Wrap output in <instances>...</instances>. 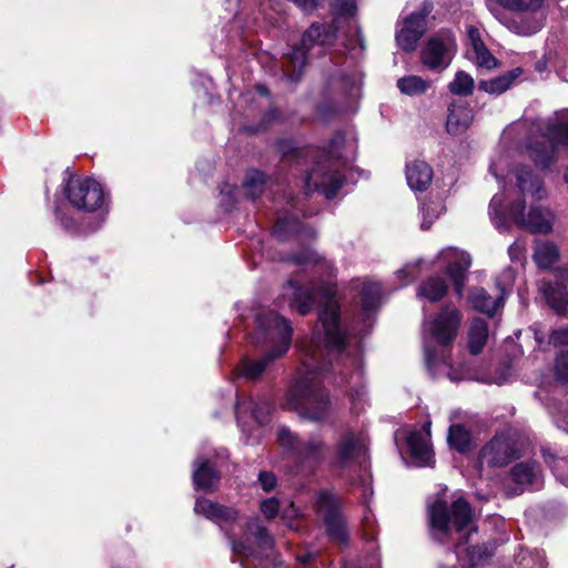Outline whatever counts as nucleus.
I'll list each match as a JSON object with an SVG mask.
<instances>
[{
    "label": "nucleus",
    "instance_id": "5701e85b",
    "mask_svg": "<svg viewBox=\"0 0 568 568\" xmlns=\"http://www.w3.org/2000/svg\"><path fill=\"white\" fill-rule=\"evenodd\" d=\"M406 180L414 191H425L433 180V169L423 160H414L406 166Z\"/></svg>",
    "mask_w": 568,
    "mask_h": 568
},
{
    "label": "nucleus",
    "instance_id": "4468645a",
    "mask_svg": "<svg viewBox=\"0 0 568 568\" xmlns=\"http://www.w3.org/2000/svg\"><path fill=\"white\" fill-rule=\"evenodd\" d=\"M457 44L450 30H440L432 36L420 52L422 62L433 70L446 69L455 53Z\"/></svg>",
    "mask_w": 568,
    "mask_h": 568
},
{
    "label": "nucleus",
    "instance_id": "e2e57ef3",
    "mask_svg": "<svg viewBox=\"0 0 568 568\" xmlns=\"http://www.w3.org/2000/svg\"><path fill=\"white\" fill-rule=\"evenodd\" d=\"M510 250H514V248H519V245L517 242L513 243L510 246H509Z\"/></svg>",
    "mask_w": 568,
    "mask_h": 568
},
{
    "label": "nucleus",
    "instance_id": "9b49d317",
    "mask_svg": "<svg viewBox=\"0 0 568 568\" xmlns=\"http://www.w3.org/2000/svg\"><path fill=\"white\" fill-rule=\"evenodd\" d=\"M462 316L459 312L446 306L433 320L424 322L425 361L429 368L436 365V356L430 349L428 339L447 345L456 337Z\"/></svg>",
    "mask_w": 568,
    "mask_h": 568
},
{
    "label": "nucleus",
    "instance_id": "a211bd4d",
    "mask_svg": "<svg viewBox=\"0 0 568 568\" xmlns=\"http://www.w3.org/2000/svg\"><path fill=\"white\" fill-rule=\"evenodd\" d=\"M430 9L413 12L405 19L403 27L396 34L397 44L405 51H414L418 40L426 31V16Z\"/></svg>",
    "mask_w": 568,
    "mask_h": 568
},
{
    "label": "nucleus",
    "instance_id": "a19ab883",
    "mask_svg": "<svg viewBox=\"0 0 568 568\" xmlns=\"http://www.w3.org/2000/svg\"><path fill=\"white\" fill-rule=\"evenodd\" d=\"M467 36H468V42H469V48L467 51L468 57H470V55L475 54L476 52L486 48L485 43L483 42V39H481L478 28H476L474 26H469L467 28Z\"/></svg>",
    "mask_w": 568,
    "mask_h": 568
},
{
    "label": "nucleus",
    "instance_id": "f03ea898",
    "mask_svg": "<svg viewBox=\"0 0 568 568\" xmlns=\"http://www.w3.org/2000/svg\"><path fill=\"white\" fill-rule=\"evenodd\" d=\"M503 185V192L493 196L489 216L496 229L506 231L510 222L532 233L548 234L552 231L554 212L536 202L548 196L542 180L528 166L516 168Z\"/></svg>",
    "mask_w": 568,
    "mask_h": 568
},
{
    "label": "nucleus",
    "instance_id": "0e129e2a",
    "mask_svg": "<svg viewBox=\"0 0 568 568\" xmlns=\"http://www.w3.org/2000/svg\"><path fill=\"white\" fill-rule=\"evenodd\" d=\"M463 542V540H459L457 547H460Z\"/></svg>",
    "mask_w": 568,
    "mask_h": 568
},
{
    "label": "nucleus",
    "instance_id": "1a4fd4ad",
    "mask_svg": "<svg viewBox=\"0 0 568 568\" xmlns=\"http://www.w3.org/2000/svg\"><path fill=\"white\" fill-rule=\"evenodd\" d=\"M273 540L257 519L247 523L245 532L232 541V550L243 568H264L272 555Z\"/></svg>",
    "mask_w": 568,
    "mask_h": 568
},
{
    "label": "nucleus",
    "instance_id": "473e14b6",
    "mask_svg": "<svg viewBox=\"0 0 568 568\" xmlns=\"http://www.w3.org/2000/svg\"><path fill=\"white\" fill-rule=\"evenodd\" d=\"M447 293V285L444 280L439 277H430L425 281L418 288L417 294L432 302L439 301Z\"/></svg>",
    "mask_w": 568,
    "mask_h": 568
},
{
    "label": "nucleus",
    "instance_id": "79ce46f5",
    "mask_svg": "<svg viewBox=\"0 0 568 568\" xmlns=\"http://www.w3.org/2000/svg\"><path fill=\"white\" fill-rule=\"evenodd\" d=\"M469 59L480 68L493 69L497 67V60L490 53L487 47L476 52L475 54L470 55Z\"/></svg>",
    "mask_w": 568,
    "mask_h": 568
},
{
    "label": "nucleus",
    "instance_id": "412c9836",
    "mask_svg": "<svg viewBox=\"0 0 568 568\" xmlns=\"http://www.w3.org/2000/svg\"><path fill=\"white\" fill-rule=\"evenodd\" d=\"M351 288L357 291L364 314L368 317L381 304V285L368 280H354Z\"/></svg>",
    "mask_w": 568,
    "mask_h": 568
},
{
    "label": "nucleus",
    "instance_id": "c9c22d12",
    "mask_svg": "<svg viewBox=\"0 0 568 568\" xmlns=\"http://www.w3.org/2000/svg\"><path fill=\"white\" fill-rule=\"evenodd\" d=\"M445 212V205L440 200H428L422 206V223L423 230H428L436 219Z\"/></svg>",
    "mask_w": 568,
    "mask_h": 568
},
{
    "label": "nucleus",
    "instance_id": "20e7f679",
    "mask_svg": "<svg viewBox=\"0 0 568 568\" xmlns=\"http://www.w3.org/2000/svg\"><path fill=\"white\" fill-rule=\"evenodd\" d=\"M345 138L337 133L331 141L329 150H323L315 156V165L304 178L307 193L318 192L332 199L345 182L342 169L345 166L343 149Z\"/></svg>",
    "mask_w": 568,
    "mask_h": 568
},
{
    "label": "nucleus",
    "instance_id": "0eeeda50",
    "mask_svg": "<svg viewBox=\"0 0 568 568\" xmlns=\"http://www.w3.org/2000/svg\"><path fill=\"white\" fill-rule=\"evenodd\" d=\"M280 446L287 450L301 473H313L326 458L328 448L320 435L300 438L290 428L281 426L277 430Z\"/></svg>",
    "mask_w": 568,
    "mask_h": 568
},
{
    "label": "nucleus",
    "instance_id": "b1692460",
    "mask_svg": "<svg viewBox=\"0 0 568 568\" xmlns=\"http://www.w3.org/2000/svg\"><path fill=\"white\" fill-rule=\"evenodd\" d=\"M513 480L520 486L539 489L542 486V476L539 466L534 462L516 464L510 471Z\"/></svg>",
    "mask_w": 568,
    "mask_h": 568
},
{
    "label": "nucleus",
    "instance_id": "680f3d73",
    "mask_svg": "<svg viewBox=\"0 0 568 568\" xmlns=\"http://www.w3.org/2000/svg\"><path fill=\"white\" fill-rule=\"evenodd\" d=\"M564 180H565V182L568 184V168H567V169H566V171H565Z\"/></svg>",
    "mask_w": 568,
    "mask_h": 568
},
{
    "label": "nucleus",
    "instance_id": "13d9d810",
    "mask_svg": "<svg viewBox=\"0 0 568 568\" xmlns=\"http://www.w3.org/2000/svg\"><path fill=\"white\" fill-rule=\"evenodd\" d=\"M311 556H306V557H300L298 559L303 562V564H306L308 560H310Z\"/></svg>",
    "mask_w": 568,
    "mask_h": 568
},
{
    "label": "nucleus",
    "instance_id": "f3484780",
    "mask_svg": "<svg viewBox=\"0 0 568 568\" xmlns=\"http://www.w3.org/2000/svg\"><path fill=\"white\" fill-rule=\"evenodd\" d=\"M515 457L516 452L510 439L505 435H497L481 449L478 463L480 468L504 466Z\"/></svg>",
    "mask_w": 568,
    "mask_h": 568
},
{
    "label": "nucleus",
    "instance_id": "72a5a7b5",
    "mask_svg": "<svg viewBox=\"0 0 568 568\" xmlns=\"http://www.w3.org/2000/svg\"><path fill=\"white\" fill-rule=\"evenodd\" d=\"M475 81L470 74L465 71H458L453 81L449 82L448 89L453 94L459 97H468L473 93Z\"/></svg>",
    "mask_w": 568,
    "mask_h": 568
},
{
    "label": "nucleus",
    "instance_id": "bb28decb",
    "mask_svg": "<svg viewBox=\"0 0 568 568\" xmlns=\"http://www.w3.org/2000/svg\"><path fill=\"white\" fill-rule=\"evenodd\" d=\"M523 73L520 68L513 69L507 73L499 75L495 79L483 80L479 82V90H483L489 94H501L507 91Z\"/></svg>",
    "mask_w": 568,
    "mask_h": 568
},
{
    "label": "nucleus",
    "instance_id": "8fccbe9b",
    "mask_svg": "<svg viewBox=\"0 0 568 568\" xmlns=\"http://www.w3.org/2000/svg\"><path fill=\"white\" fill-rule=\"evenodd\" d=\"M300 516V510L292 503L282 511V518L287 521V526L291 529H296L297 525L293 523L294 519H297Z\"/></svg>",
    "mask_w": 568,
    "mask_h": 568
},
{
    "label": "nucleus",
    "instance_id": "7ed1b4c3",
    "mask_svg": "<svg viewBox=\"0 0 568 568\" xmlns=\"http://www.w3.org/2000/svg\"><path fill=\"white\" fill-rule=\"evenodd\" d=\"M257 341L271 345L272 349L262 358H244L239 368L240 375L246 379H257L271 362L282 357L290 348L292 327L287 321L274 312L260 314L256 318Z\"/></svg>",
    "mask_w": 568,
    "mask_h": 568
},
{
    "label": "nucleus",
    "instance_id": "6ab92c4d",
    "mask_svg": "<svg viewBox=\"0 0 568 568\" xmlns=\"http://www.w3.org/2000/svg\"><path fill=\"white\" fill-rule=\"evenodd\" d=\"M505 277L507 280V284L501 285L500 282L497 283L500 294L496 298L489 296L483 288L473 290L469 296V301L474 308L488 315H494L497 310L501 307V302L509 291L508 286L514 280V272L511 270H507L505 272Z\"/></svg>",
    "mask_w": 568,
    "mask_h": 568
},
{
    "label": "nucleus",
    "instance_id": "f257e3e1",
    "mask_svg": "<svg viewBox=\"0 0 568 568\" xmlns=\"http://www.w3.org/2000/svg\"><path fill=\"white\" fill-rule=\"evenodd\" d=\"M288 290L293 293L292 307L302 315L310 313L316 303H324V308L320 313V323L314 329L312 339L298 345L302 353V368L297 381L306 376L311 385H316L317 372H325L328 366H332V363L325 364L322 361L329 356H337L335 369L338 371L339 382L336 383L347 387L351 397L359 395L363 386L362 357L359 353L353 355L346 351L345 335L339 325V306L334 300L337 292L336 284L332 281L304 286L288 283L284 288L285 295Z\"/></svg>",
    "mask_w": 568,
    "mask_h": 568
},
{
    "label": "nucleus",
    "instance_id": "49530a36",
    "mask_svg": "<svg viewBox=\"0 0 568 568\" xmlns=\"http://www.w3.org/2000/svg\"><path fill=\"white\" fill-rule=\"evenodd\" d=\"M467 555L471 566L478 565L486 557L490 556V554L487 552V547L485 546H474L467 550Z\"/></svg>",
    "mask_w": 568,
    "mask_h": 568
},
{
    "label": "nucleus",
    "instance_id": "f704fd0d",
    "mask_svg": "<svg viewBox=\"0 0 568 568\" xmlns=\"http://www.w3.org/2000/svg\"><path fill=\"white\" fill-rule=\"evenodd\" d=\"M470 266V256L466 253H462L460 261L450 264L447 267V274L455 284V290L458 294L462 293V284L465 278V274Z\"/></svg>",
    "mask_w": 568,
    "mask_h": 568
},
{
    "label": "nucleus",
    "instance_id": "9d476101",
    "mask_svg": "<svg viewBox=\"0 0 568 568\" xmlns=\"http://www.w3.org/2000/svg\"><path fill=\"white\" fill-rule=\"evenodd\" d=\"M539 131L540 136L530 141L528 151L535 164L546 169L554 161L555 143L568 144V111L544 124Z\"/></svg>",
    "mask_w": 568,
    "mask_h": 568
},
{
    "label": "nucleus",
    "instance_id": "3c124183",
    "mask_svg": "<svg viewBox=\"0 0 568 568\" xmlns=\"http://www.w3.org/2000/svg\"><path fill=\"white\" fill-rule=\"evenodd\" d=\"M258 483L264 491H271L276 485V477L272 473L261 471Z\"/></svg>",
    "mask_w": 568,
    "mask_h": 568
},
{
    "label": "nucleus",
    "instance_id": "de8ad7c7",
    "mask_svg": "<svg viewBox=\"0 0 568 568\" xmlns=\"http://www.w3.org/2000/svg\"><path fill=\"white\" fill-rule=\"evenodd\" d=\"M549 343L554 346H568V327L552 331L549 336Z\"/></svg>",
    "mask_w": 568,
    "mask_h": 568
},
{
    "label": "nucleus",
    "instance_id": "a18cd8bd",
    "mask_svg": "<svg viewBox=\"0 0 568 568\" xmlns=\"http://www.w3.org/2000/svg\"><path fill=\"white\" fill-rule=\"evenodd\" d=\"M521 568H546L544 554L535 551L529 555H525L520 559Z\"/></svg>",
    "mask_w": 568,
    "mask_h": 568
},
{
    "label": "nucleus",
    "instance_id": "5fc2aeb1",
    "mask_svg": "<svg viewBox=\"0 0 568 568\" xmlns=\"http://www.w3.org/2000/svg\"><path fill=\"white\" fill-rule=\"evenodd\" d=\"M57 217L60 220L61 225L65 229H72L74 226V222L72 219H69L60 211L57 212Z\"/></svg>",
    "mask_w": 568,
    "mask_h": 568
},
{
    "label": "nucleus",
    "instance_id": "cd10ccee",
    "mask_svg": "<svg viewBox=\"0 0 568 568\" xmlns=\"http://www.w3.org/2000/svg\"><path fill=\"white\" fill-rule=\"evenodd\" d=\"M298 225V220L294 214H288L287 211L281 212L276 216L272 235L278 242H283L297 232Z\"/></svg>",
    "mask_w": 568,
    "mask_h": 568
},
{
    "label": "nucleus",
    "instance_id": "bf43d9fd",
    "mask_svg": "<svg viewBox=\"0 0 568 568\" xmlns=\"http://www.w3.org/2000/svg\"><path fill=\"white\" fill-rule=\"evenodd\" d=\"M544 67H545V64H544V63L538 62L536 68H537V70H538V71H542V70H544Z\"/></svg>",
    "mask_w": 568,
    "mask_h": 568
},
{
    "label": "nucleus",
    "instance_id": "603ef678",
    "mask_svg": "<svg viewBox=\"0 0 568 568\" xmlns=\"http://www.w3.org/2000/svg\"><path fill=\"white\" fill-rule=\"evenodd\" d=\"M334 6L344 16H353L356 11L354 0H337Z\"/></svg>",
    "mask_w": 568,
    "mask_h": 568
},
{
    "label": "nucleus",
    "instance_id": "6e6552de",
    "mask_svg": "<svg viewBox=\"0 0 568 568\" xmlns=\"http://www.w3.org/2000/svg\"><path fill=\"white\" fill-rule=\"evenodd\" d=\"M282 406L315 422L325 419L329 410L327 393L317 385H311L306 376L288 388Z\"/></svg>",
    "mask_w": 568,
    "mask_h": 568
},
{
    "label": "nucleus",
    "instance_id": "4d7b16f0",
    "mask_svg": "<svg viewBox=\"0 0 568 568\" xmlns=\"http://www.w3.org/2000/svg\"><path fill=\"white\" fill-rule=\"evenodd\" d=\"M256 90L263 97H267L268 95V90L264 85H257Z\"/></svg>",
    "mask_w": 568,
    "mask_h": 568
},
{
    "label": "nucleus",
    "instance_id": "4c0bfd02",
    "mask_svg": "<svg viewBox=\"0 0 568 568\" xmlns=\"http://www.w3.org/2000/svg\"><path fill=\"white\" fill-rule=\"evenodd\" d=\"M448 444L458 452L465 453L470 444V435L460 425H453L448 433Z\"/></svg>",
    "mask_w": 568,
    "mask_h": 568
},
{
    "label": "nucleus",
    "instance_id": "f8f14e48",
    "mask_svg": "<svg viewBox=\"0 0 568 568\" xmlns=\"http://www.w3.org/2000/svg\"><path fill=\"white\" fill-rule=\"evenodd\" d=\"M69 203L77 210L93 213L105 205V194L101 184L90 178L72 176L64 187Z\"/></svg>",
    "mask_w": 568,
    "mask_h": 568
},
{
    "label": "nucleus",
    "instance_id": "39448f33",
    "mask_svg": "<svg viewBox=\"0 0 568 568\" xmlns=\"http://www.w3.org/2000/svg\"><path fill=\"white\" fill-rule=\"evenodd\" d=\"M489 12L517 34L529 36L542 27L545 0H485Z\"/></svg>",
    "mask_w": 568,
    "mask_h": 568
},
{
    "label": "nucleus",
    "instance_id": "dca6fc26",
    "mask_svg": "<svg viewBox=\"0 0 568 568\" xmlns=\"http://www.w3.org/2000/svg\"><path fill=\"white\" fill-rule=\"evenodd\" d=\"M366 438L362 432L347 430L336 444V462L341 467L358 462L365 456Z\"/></svg>",
    "mask_w": 568,
    "mask_h": 568
},
{
    "label": "nucleus",
    "instance_id": "ddd939ff",
    "mask_svg": "<svg viewBox=\"0 0 568 568\" xmlns=\"http://www.w3.org/2000/svg\"><path fill=\"white\" fill-rule=\"evenodd\" d=\"M334 36L332 27L314 23L306 30L302 37L301 45L294 48L290 58L288 65L286 67V74L293 81L300 79L303 70L307 63L306 52L315 44L325 45Z\"/></svg>",
    "mask_w": 568,
    "mask_h": 568
},
{
    "label": "nucleus",
    "instance_id": "2f4dec72",
    "mask_svg": "<svg viewBox=\"0 0 568 568\" xmlns=\"http://www.w3.org/2000/svg\"><path fill=\"white\" fill-rule=\"evenodd\" d=\"M544 294L547 298L549 305L556 311L559 315L568 314V292L566 288L560 285H551L548 284L544 288Z\"/></svg>",
    "mask_w": 568,
    "mask_h": 568
},
{
    "label": "nucleus",
    "instance_id": "6e6d98bb",
    "mask_svg": "<svg viewBox=\"0 0 568 568\" xmlns=\"http://www.w3.org/2000/svg\"><path fill=\"white\" fill-rule=\"evenodd\" d=\"M364 529H365V534L367 535L368 538H373V534H368V529H373V525H372V521H371V518L368 516H365L364 517Z\"/></svg>",
    "mask_w": 568,
    "mask_h": 568
},
{
    "label": "nucleus",
    "instance_id": "c03bdc74",
    "mask_svg": "<svg viewBox=\"0 0 568 568\" xmlns=\"http://www.w3.org/2000/svg\"><path fill=\"white\" fill-rule=\"evenodd\" d=\"M551 468L556 478L568 486V457L556 458Z\"/></svg>",
    "mask_w": 568,
    "mask_h": 568
},
{
    "label": "nucleus",
    "instance_id": "052dcab7",
    "mask_svg": "<svg viewBox=\"0 0 568 568\" xmlns=\"http://www.w3.org/2000/svg\"><path fill=\"white\" fill-rule=\"evenodd\" d=\"M490 172H491L496 178H498V174H497L496 169H495V166H494V165H491V166H490Z\"/></svg>",
    "mask_w": 568,
    "mask_h": 568
},
{
    "label": "nucleus",
    "instance_id": "a878e982",
    "mask_svg": "<svg viewBox=\"0 0 568 568\" xmlns=\"http://www.w3.org/2000/svg\"><path fill=\"white\" fill-rule=\"evenodd\" d=\"M193 483L196 489H214L220 480V476L211 466L209 459L197 457L193 464Z\"/></svg>",
    "mask_w": 568,
    "mask_h": 568
},
{
    "label": "nucleus",
    "instance_id": "37998d69",
    "mask_svg": "<svg viewBox=\"0 0 568 568\" xmlns=\"http://www.w3.org/2000/svg\"><path fill=\"white\" fill-rule=\"evenodd\" d=\"M554 372L558 381H568V352H562L556 357Z\"/></svg>",
    "mask_w": 568,
    "mask_h": 568
},
{
    "label": "nucleus",
    "instance_id": "4be33fe9",
    "mask_svg": "<svg viewBox=\"0 0 568 568\" xmlns=\"http://www.w3.org/2000/svg\"><path fill=\"white\" fill-rule=\"evenodd\" d=\"M428 437L429 424H426L423 430L412 432L407 437L410 455L420 466L429 465L433 459V450Z\"/></svg>",
    "mask_w": 568,
    "mask_h": 568
},
{
    "label": "nucleus",
    "instance_id": "e433bc0d",
    "mask_svg": "<svg viewBox=\"0 0 568 568\" xmlns=\"http://www.w3.org/2000/svg\"><path fill=\"white\" fill-rule=\"evenodd\" d=\"M265 183L266 178L264 173L260 171L250 172L243 183L245 194L251 199L258 197L264 191Z\"/></svg>",
    "mask_w": 568,
    "mask_h": 568
},
{
    "label": "nucleus",
    "instance_id": "aec40b11",
    "mask_svg": "<svg viewBox=\"0 0 568 568\" xmlns=\"http://www.w3.org/2000/svg\"><path fill=\"white\" fill-rule=\"evenodd\" d=\"M474 111L466 103L453 102L448 108L446 130L452 135L465 133L471 125Z\"/></svg>",
    "mask_w": 568,
    "mask_h": 568
},
{
    "label": "nucleus",
    "instance_id": "864d4df0",
    "mask_svg": "<svg viewBox=\"0 0 568 568\" xmlns=\"http://www.w3.org/2000/svg\"><path fill=\"white\" fill-rule=\"evenodd\" d=\"M324 0H293V2L304 12H313Z\"/></svg>",
    "mask_w": 568,
    "mask_h": 568
},
{
    "label": "nucleus",
    "instance_id": "7c9ffc66",
    "mask_svg": "<svg viewBox=\"0 0 568 568\" xmlns=\"http://www.w3.org/2000/svg\"><path fill=\"white\" fill-rule=\"evenodd\" d=\"M432 87V81L418 75H407L397 80L398 90L406 95L416 97L424 94Z\"/></svg>",
    "mask_w": 568,
    "mask_h": 568
},
{
    "label": "nucleus",
    "instance_id": "58836bf2",
    "mask_svg": "<svg viewBox=\"0 0 568 568\" xmlns=\"http://www.w3.org/2000/svg\"><path fill=\"white\" fill-rule=\"evenodd\" d=\"M247 410L251 412L252 417L255 419V422L257 424H262V423L265 422L266 415H267V412H268L266 409L265 413H264L261 409H258L257 405L255 403H253L251 399L247 403L237 402L236 408H235V414H236V418H237L239 423H241V420L243 418V415Z\"/></svg>",
    "mask_w": 568,
    "mask_h": 568
},
{
    "label": "nucleus",
    "instance_id": "393cba45",
    "mask_svg": "<svg viewBox=\"0 0 568 568\" xmlns=\"http://www.w3.org/2000/svg\"><path fill=\"white\" fill-rule=\"evenodd\" d=\"M195 513L202 514L206 518L215 521L220 526L233 521L236 518V511L223 505L214 504L209 499H196Z\"/></svg>",
    "mask_w": 568,
    "mask_h": 568
},
{
    "label": "nucleus",
    "instance_id": "c756f323",
    "mask_svg": "<svg viewBox=\"0 0 568 568\" xmlns=\"http://www.w3.org/2000/svg\"><path fill=\"white\" fill-rule=\"evenodd\" d=\"M488 339V325L485 320L475 318L469 331V349L473 354H479Z\"/></svg>",
    "mask_w": 568,
    "mask_h": 568
},
{
    "label": "nucleus",
    "instance_id": "423d86ee",
    "mask_svg": "<svg viewBox=\"0 0 568 568\" xmlns=\"http://www.w3.org/2000/svg\"><path fill=\"white\" fill-rule=\"evenodd\" d=\"M430 531L439 542L452 539L454 531L469 532L468 527L473 520V513L468 503L463 498H456L450 506L438 499L428 507Z\"/></svg>",
    "mask_w": 568,
    "mask_h": 568
},
{
    "label": "nucleus",
    "instance_id": "ea45409f",
    "mask_svg": "<svg viewBox=\"0 0 568 568\" xmlns=\"http://www.w3.org/2000/svg\"><path fill=\"white\" fill-rule=\"evenodd\" d=\"M532 257L539 268L548 270L558 261V251H535Z\"/></svg>",
    "mask_w": 568,
    "mask_h": 568
},
{
    "label": "nucleus",
    "instance_id": "09e8293b",
    "mask_svg": "<svg viewBox=\"0 0 568 568\" xmlns=\"http://www.w3.org/2000/svg\"><path fill=\"white\" fill-rule=\"evenodd\" d=\"M278 506V501L275 498H268L261 504V511L266 518L271 519L276 516Z\"/></svg>",
    "mask_w": 568,
    "mask_h": 568
},
{
    "label": "nucleus",
    "instance_id": "c85d7f7f",
    "mask_svg": "<svg viewBox=\"0 0 568 568\" xmlns=\"http://www.w3.org/2000/svg\"><path fill=\"white\" fill-rule=\"evenodd\" d=\"M359 89V80L353 75L334 77L329 83V90L334 93L339 92L342 98L354 99L358 95Z\"/></svg>",
    "mask_w": 568,
    "mask_h": 568
},
{
    "label": "nucleus",
    "instance_id": "2eb2a0df",
    "mask_svg": "<svg viewBox=\"0 0 568 568\" xmlns=\"http://www.w3.org/2000/svg\"><path fill=\"white\" fill-rule=\"evenodd\" d=\"M315 507L327 527L329 537L338 544H345L348 534L344 517L339 513V499L329 490H321L316 495Z\"/></svg>",
    "mask_w": 568,
    "mask_h": 568
}]
</instances>
